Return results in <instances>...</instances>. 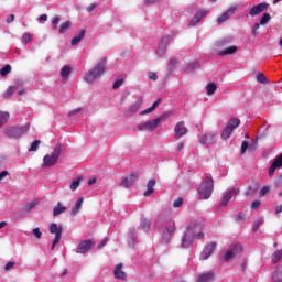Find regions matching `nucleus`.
<instances>
[{"instance_id":"nucleus-36","label":"nucleus","mask_w":282,"mask_h":282,"mask_svg":"<svg viewBox=\"0 0 282 282\" xmlns=\"http://www.w3.org/2000/svg\"><path fill=\"white\" fill-rule=\"evenodd\" d=\"M69 28H72V21H66V22L62 23L59 26V34H65V32H67V30H69Z\"/></svg>"},{"instance_id":"nucleus-27","label":"nucleus","mask_w":282,"mask_h":282,"mask_svg":"<svg viewBox=\"0 0 282 282\" xmlns=\"http://www.w3.org/2000/svg\"><path fill=\"white\" fill-rule=\"evenodd\" d=\"M195 69H199V64L197 62H192L185 66L184 72L191 74V72H195Z\"/></svg>"},{"instance_id":"nucleus-14","label":"nucleus","mask_w":282,"mask_h":282,"mask_svg":"<svg viewBox=\"0 0 282 282\" xmlns=\"http://www.w3.org/2000/svg\"><path fill=\"white\" fill-rule=\"evenodd\" d=\"M281 166H282V152L279 156L274 159L273 163L269 167V172H268L269 177H272L276 169H281Z\"/></svg>"},{"instance_id":"nucleus-44","label":"nucleus","mask_w":282,"mask_h":282,"mask_svg":"<svg viewBox=\"0 0 282 282\" xmlns=\"http://www.w3.org/2000/svg\"><path fill=\"white\" fill-rule=\"evenodd\" d=\"M14 91H17V88L14 86H9L7 91L3 93L2 98H10Z\"/></svg>"},{"instance_id":"nucleus-43","label":"nucleus","mask_w":282,"mask_h":282,"mask_svg":"<svg viewBox=\"0 0 282 282\" xmlns=\"http://www.w3.org/2000/svg\"><path fill=\"white\" fill-rule=\"evenodd\" d=\"M270 19H272V17H270V13H263L260 19V25H268V23H270Z\"/></svg>"},{"instance_id":"nucleus-45","label":"nucleus","mask_w":282,"mask_h":282,"mask_svg":"<svg viewBox=\"0 0 282 282\" xmlns=\"http://www.w3.org/2000/svg\"><path fill=\"white\" fill-rule=\"evenodd\" d=\"M12 72V66L7 64L4 67L0 69V76H8Z\"/></svg>"},{"instance_id":"nucleus-17","label":"nucleus","mask_w":282,"mask_h":282,"mask_svg":"<svg viewBox=\"0 0 282 282\" xmlns=\"http://www.w3.org/2000/svg\"><path fill=\"white\" fill-rule=\"evenodd\" d=\"M237 12V7H231L227 11L223 12V14L218 18L217 22L221 25L224 22L228 21L229 17H232Z\"/></svg>"},{"instance_id":"nucleus-2","label":"nucleus","mask_w":282,"mask_h":282,"mask_svg":"<svg viewBox=\"0 0 282 282\" xmlns=\"http://www.w3.org/2000/svg\"><path fill=\"white\" fill-rule=\"evenodd\" d=\"M213 191H215V181H213V177L206 176L198 187L200 199H210Z\"/></svg>"},{"instance_id":"nucleus-16","label":"nucleus","mask_w":282,"mask_h":282,"mask_svg":"<svg viewBox=\"0 0 282 282\" xmlns=\"http://www.w3.org/2000/svg\"><path fill=\"white\" fill-rule=\"evenodd\" d=\"M135 182H138V174L132 173L128 177L122 180L121 186H123V188H131V186L135 184Z\"/></svg>"},{"instance_id":"nucleus-55","label":"nucleus","mask_w":282,"mask_h":282,"mask_svg":"<svg viewBox=\"0 0 282 282\" xmlns=\"http://www.w3.org/2000/svg\"><path fill=\"white\" fill-rule=\"evenodd\" d=\"M259 28H261L260 23H256L252 29V35L257 36L259 34Z\"/></svg>"},{"instance_id":"nucleus-48","label":"nucleus","mask_w":282,"mask_h":282,"mask_svg":"<svg viewBox=\"0 0 282 282\" xmlns=\"http://www.w3.org/2000/svg\"><path fill=\"white\" fill-rule=\"evenodd\" d=\"M140 102H135L133 104L129 110H128V113H137V111L140 109Z\"/></svg>"},{"instance_id":"nucleus-52","label":"nucleus","mask_w":282,"mask_h":282,"mask_svg":"<svg viewBox=\"0 0 282 282\" xmlns=\"http://www.w3.org/2000/svg\"><path fill=\"white\" fill-rule=\"evenodd\" d=\"M32 235H34V237H36V239H41V237H43V232H41V229L39 227H36L32 230Z\"/></svg>"},{"instance_id":"nucleus-3","label":"nucleus","mask_w":282,"mask_h":282,"mask_svg":"<svg viewBox=\"0 0 282 282\" xmlns=\"http://www.w3.org/2000/svg\"><path fill=\"white\" fill-rule=\"evenodd\" d=\"M106 65H107V58H104L97 64V66H95L85 75L84 80H86V83H94L96 78H100V76L105 74Z\"/></svg>"},{"instance_id":"nucleus-34","label":"nucleus","mask_w":282,"mask_h":282,"mask_svg":"<svg viewBox=\"0 0 282 282\" xmlns=\"http://www.w3.org/2000/svg\"><path fill=\"white\" fill-rule=\"evenodd\" d=\"M72 74V67L69 65H64L61 69V76L62 78H67Z\"/></svg>"},{"instance_id":"nucleus-21","label":"nucleus","mask_w":282,"mask_h":282,"mask_svg":"<svg viewBox=\"0 0 282 282\" xmlns=\"http://www.w3.org/2000/svg\"><path fill=\"white\" fill-rule=\"evenodd\" d=\"M213 281H215L214 272L203 273L196 280V282H213Z\"/></svg>"},{"instance_id":"nucleus-28","label":"nucleus","mask_w":282,"mask_h":282,"mask_svg":"<svg viewBox=\"0 0 282 282\" xmlns=\"http://www.w3.org/2000/svg\"><path fill=\"white\" fill-rule=\"evenodd\" d=\"M273 282H282V268H276L272 274Z\"/></svg>"},{"instance_id":"nucleus-49","label":"nucleus","mask_w":282,"mask_h":282,"mask_svg":"<svg viewBox=\"0 0 282 282\" xmlns=\"http://www.w3.org/2000/svg\"><path fill=\"white\" fill-rule=\"evenodd\" d=\"M32 41V36L30 35V33H24L22 36V43H24V45H28V43H30Z\"/></svg>"},{"instance_id":"nucleus-61","label":"nucleus","mask_w":282,"mask_h":282,"mask_svg":"<svg viewBox=\"0 0 282 282\" xmlns=\"http://www.w3.org/2000/svg\"><path fill=\"white\" fill-rule=\"evenodd\" d=\"M15 263L13 261H10L6 264L4 270L8 272L9 270H12L14 268Z\"/></svg>"},{"instance_id":"nucleus-9","label":"nucleus","mask_w":282,"mask_h":282,"mask_svg":"<svg viewBox=\"0 0 282 282\" xmlns=\"http://www.w3.org/2000/svg\"><path fill=\"white\" fill-rule=\"evenodd\" d=\"M96 243L91 240H82L76 249L77 254H85V252H89L91 248H94Z\"/></svg>"},{"instance_id":"nucleus-13","label":"nucleus","mask_w":282,"mask_h":282,"mask_svg":"<svg viewBox=\"0 0 282 282\" xmlns=\"http://www.w3.org/2000/svg\"><path fill=\"white\" fill-rule=\"evenodd\" d=\"M174 132H175V138L177 140H180V138H183V135H186V133H188V129L184 127V121H180L178 123H176L174 128Z\"/></svg>"},{"instance_id":"nucleus-5","label":"nucleus","mask_w":282,"mask_h":282,"mask_svg":"<svg viewBox=\"0 0 282 282\" xmlns=\"http://www.w3.org/2000/svg\"><path fill=\"white\" fill-rule=\"evenodd\" d=\"M164 118H166V115H162L161 117L153 119L151 121H147L144 123H140L137 126L138 131H150V133H153V131H155L160 124V122H162V120H164Z\"/></svg>"},{"instance_id":"nucleus-24","label":"nucleus","mask_w":282,"mask_h":282,"mask_svg":"<svg viewBox=\"0 0 282 282\" xmlns=\"http://www.w3.org/2000/svg\"><path fill=\"white\" fill-rule=\"evenodd\" d=\"M155 184H156V182H155V178H152V180H150L149 182H148V189L144 192V197H150V195H153V193H154V188H155Z\"/></svg>"},{"instance_id":"nucleus-47","label":"nucleus","mask_w":282,"mask_h":282,"mask_svg":"<svg viewBox=\"0 0 282 282\" xmlns=\"http://www.w3.org/2000/svg\"><path fill=\"white\" fill-rule=\"evenodd\" d=\"M41 144V140H35L32 142L29 151L30 152H34V151H39V145Z\"/></svg>"},{"instance_id":"nucleus-59","label":"nucleus","mask_w":282,"mask_h":282,"mask_svg":"<svg viewBox=\"0 0 282 282\" xmlns=\"http://www.w3.org/2000/svg\"><path fill=\"white\" fill-rule=\"evenodd\" d=\"M95 8H98V4L96 3V2H93L91 4H89L88 7H87V12L88 13H90V12H94V9Z\"/></svg>"},{"instance_id":"nucleus-1","label":"nucleus","mask_w":282,"mask_h":282,"mask_svg":"<svg viewBox=\"0 0 282 282\" xmlns=\"http://www.w3.org/2000/svg\"><path fill=\"white\" fill-rule=\"evenodd\" d=\"M199 230H204V224L202 221L189 223L187 230L182 239L183 248H188V246L193 243V239H195V232H199Z\"/></svg>"},{"instance_id":"nucleus-50","label":"nucleus","mask_w":282,"mask_h":282,"mask_svg":"<svg viewBox=\"0 0 282 282\" xmlns=\"http://www.w3.org/2000/svg\"><path fill=\"white\" fill-rule=\"evenodd\" d=\"M124 83V79L120 78L117 79L113 85H112V89H120V87H122V84Z\"/></svg>"},{"instance_id":"nucleus-64","label":"nucleus","mask_w":282,"mask_h":282,"mask_svg":"<svg viewBox=\"0 0 282 282\" xmlns=\"http://www.w3.org/2000/svg\"><path fill=\"white\" fill-rule=\"evenodd\" d=\"M149 78H150V80H155L158 78V74L156 73H149Z\"/></svg>"},{"instance_id":"nucleus-39","label":"nucleus","mask_w":282,"mask_h":282,"mask_svg":"<svg viewBox=\"0 0 282 282\" xmlns=\"http://www.w3.org/2000/svg\"><path fill=\"white\" fill-rule=\"evenodd\" d=\"M261 224H263V218L259 217L253 221L252 225V232H257L259 228L261 227Z\"/></svg>"},{"instance_id":"nucleus-18","label":"nucleus","mask_w":282,"mask_h":282,"mask_svg":"<svg viewBox=\"0 0 282 282\" xmlns=\"http://www.w3.org/2000/svg\"><path fill=\"white\" fill-rule=\"evenodd\" d=\"M171 43V36H163L160 43L159 48L156 50V54L162 56V54H165L166 46Z\"/></svg>"},{"instance_id":"nucleus-37","label":"nucleus","mask_w":282,"mask_h":282,"mask_svg":"<svg viewBox=\"0 0 282 282\" xmlns=\"http://www.w3.org/2000/svg\"><path fill=\"white\" fill-rule=\"evenodd\" d=\"M257 80H258V83H261L262 85H269L270 84V80H268V77H265V74H263V73H259L257 75Z\"/></svg>"},{"instance_id":"nucleus-10","label":"nucleus","mask_w":282,"mask_h":282,"mask_svg":"<svg viewBox=\"0 0 282 282\" xmlns=\"http://www.w3.org/2000/svg\"><path fill=\"white\" fill-rule=\"evenodd\" d=\"M175 221H171L166 227L165 230L163 231V241L165 243H169L171 241L172 235L175 232Z\"/></svg>"},{"instance_id":"nucleus-7","label":"nucleus","mask_w":282,"mask_h":282,"mask_svg":"<svg viewBox=\"0 0 282 282\" xmlns=\"http://www.w3.org/2000/svg\"><path fill=\"white\" fill-rule=\"evenodd\" d=\"M50 232L51 235H55V238L53 240L52 250L57 246V243H61V238L63 237V226L56 225V223H52L50 225Z\"/></svg>"},{"instance_id":"nucleus-62","label":"nucleus","mask_w":282,"mask_h":282,"mask_svg":"<svg viewBox=\"0 0 282 282\" xmlns=\"http://www.w3.org/2000/svg\"><path fill=\"white\" fill-rule=\"evenodd\" d=\"M176 65H177V59L175 58L170 59L169 62L170 69H173V67H175Z\"/></svg>"},{"instance_id":"nucleus-23","label":"nucleus","mask_w":282,"mask_h":282,"mask_svg":"<svg viewBox=\"0 0 282 282\" xmlns=\"http://www.w3.org/2000/svg\"><path fill=\"white\" fill-rule=\"evenodd\" d=\"M67 207L63 205V203L58 202L57 205L53 208V217H58V215H63L66 213Z\"/></svg>"},{"instance_id":"nucleus-35","label":"nucleus","mask_w":282,"mask_h":282,"mask_svg":"<svg viewBox=\"0 0 282 282\" xmlns=\"http://www.w3.org/2000/svg\"><path fill=\"white\" fill-rule=\"evenodd\" d=\"M10 120V113L0 111V127H3Z\"/></svg>"},{"instance_id":"nucleus-15","label":"nucleus","mask_w":282,"mask_h":282,"mask_svg":"<svg viewBox=\"0 0 282 282\" xmlns=\"http://www.w3.org/2000/svg\"><path fill=\"white\" fill-rule=\"evenodd\" d=\"M207 15H208V11H204V10L195 13V15L192 18V20L188 23V28H195V25H197V23H199V21H202V19H204Z\"/></svg>"},{"instance_id":"nucleus-57","label":"nucleus","mask_w":282,"mask_h":282,"mask_svg":"<svg viewBox=\"0 0 282 282\" xmlns=\"http://www.w3.org/2000/svg\"><path fill=\"white\" fill-rule=\"evenodd\" d=\"M248 151V141H243L241 144V154H246V152Z\"/></svg>"},{"instance_id":"nucleus-12","label":"nucleus","mask_w":282,"mask_h":282,"mask_svg":"<svg viewBox=\"0 0 282 282\" xmlns=\"http://www.w3.org/2000/svg\"><path fill=\"white\" fill-rule=\"evenodd\" d=\"M265 10H268V3L262 2L257 6H253L250 9L249 14L250 17H258V14H261V12H265Z\"/></svg>"},{"instance_id":"nucleus-30","label":"nucleus","mask_w":282,"mask_h":282,"mask_svg":"<svg viewBox=\"0 0 282 282\" xmlns=\"http://www.w3.org/2000/svg\"><path fill=\"white\" fill-rule=\"evenodd\" d=\"M83 202H84L83 197L77 199V202L75 203V206L72 209V215L78 214V210H80V208H83Z\"/></svg>"},{"instance_id":"nucleus-46","label":"nucleus","mask_w":282,"mask_h":282,"mask_svg":"<svg viewBox=\"0 0 282 282\" xmlns=\"http://www.w3.org/2000/svg\"><path fill=\"white\" fill-rule=\"evenodd\" d=\"M36 204H39V200H32L28 204L24 205V210L26 213H30V210H32V208H34L36 206Z\"/></svg>"},{"instance_id":"nucleus-26","label":"nucleus","mask_w":282,"mask_h":282,"mask_svg":"<svg viewBox=\"0 0 282 282\" xmlns=\"http://www.w3.org/2000/svg\"><path fill=\"white\" fill-rule=\"evenodd\" d=\"M162 102V98H158L150 108H147L145 110L141 111V116H147V113H151V111H155L158 109V105Z\"/></svg>"},{"instance_id":"nucleus-19","label":"nucleus","mask_w":282,"mask_h":282,"mask_svg":"<svg viewBox=\"0 0 282 282\" xmlns=\"http://www.w3.org/2000/svg\"><path fill=\"white\" fill-rule=\"evenodd\" d=\"M239 194V191L237 189H230L224 197L221 202V206H228V202L232 199V197H237Z\"/></svg>"},{"instance_id":"nucleus-20","label":"nucleus","mask_w":282,"mask_h":282,"mask_svg":"<svg viewBox=\"0 0 282 282\" xmlns=\"http://www.w3.org/2000/svg\"><path fill=\"white\" fill-rule=\"evenodd\" d=\"M113 274L115 279H121V281H124L127 279V273L122 271V263L116 265Z\"/></svg>"},{"instance_id":"nucleus-56","label":"nucleus","mask_w":282,"mask_h":282,"mask_svg":"<svg viewBox=\"0 0 282 282\" xmlns=\"http://www.w3.org/2000/svg\"><path fill=\"white\" fill-rule=\"evenodd\" d=\"M259 206H261V200H253L251 203V210H257V208H259Z\"/></svg>"},{"instance_id":"nucleus-42","label":"nucleus","mask_w":282,"mask_h":282,"mask_svg":"<svg viewBox=\"0 0 282 282\" xmlns=\"http://www.w3.org/2000/svg\"><path fill=\"white\" fill-rule=\"evenodd\" d=\"M217 91V85L215 83H209L207 85V94L208 96H213Z\"/></svg>"},{"instance_id":"nucleus-8","label":"nucleus","mask_w":282,"mask_h":282,"mask_svg":"<svg viewBox=\"0 0 282 282\" xmlns=\"http://www.w3.org/2000/svg\"><path fill=\"white\" fill-rule=\"evenodd\" d=\"M243 252V247L241 243H234L230 246V249L226 251L224 256L225 261H230V259H235V257H239Z\"/></svg>"},{"instance_id":"nucleus-31","label":"nucleus","mask_w":282,"mask_h":282,"mask_svg":"<svg viewBox=\"0 0 282 282\" xmlns=\"http://www.w3.org/2000/svg\"><path fill=\"white\" fill-rule=\"evenodd\" d=\"M281 258H282V250H276L271 256V262L279 263L281 261Z\"/></svg>"},{"instance_id":"nucleus-33","label":"nucleus","mask_w":282,"mask_h":282,"mask_svg":"<svg viewBox=\"0 0 282 282\" xmlns=\"http://www.w3.org/2000/svg\"><path fill=\"white\" fill-rule=\"evenodd\" d=\"M232 131L234 130L230 127L226 126V128L221 132L223 140H228V138L232 135Z\"/></svg>"},{"instance_id":"nucleus-53","label":"nucleus","mask_w":282,"mask_h":282,"mask_svg":"<svg viewBox=\"0 0 282 282\" xmlns=\"http://www.w3.org/2000/svg\"><path fill=\"white\" fill-rule=\"evenodd\" d=\"M58 23H61V18L58 15L54 17L52 20L53 30H56L58 28Z\"/></svg>"},{"instance_id":"nucleus-6","label":"nucleus","mask_w":282,"mask_h":282,"mask_svg":"<svg viewBox=\"0 0 282 282\" xmlns=\"http://www.w3.org/2000/svg\"><path fill=\"white\" fill-rule=\"evenodd\" d=\"M28 131H30V123L21 127H11L6 131V135H8V138H21V135H25Z\"/></svg>"},{"instance_id":"nucleus-11","label":"nucleus","mask_w":282,"mask_h":282,"mask_svg":"<svg viewBox=\"0 0 282 282\" xmlns=\"http://www.w3.org/2000/svg\"><path fill=\"white\" fill-rule=\"evenodd\" d=\"M215 248H217V242H212V243L205 246L204 250L200 253L202 261H205L206 259H208L210 257V254H213V252H215Z\"/></svg>"},{"instance_id":"nucleus-38","label":"nucleus","mask_w":282,"mask_h":282,"mask_svg":"<svg viewBox=\"0 0 282 282\" xmlns=\"http://www.w3.org/2000/svg\"><path fill=\"white\" fill-rule=\"evenodd\" d=\"M235 52H237V46H229L220 53V56H228V54H235Z\"/></svg>"},{"instance_id":"nucleus-40","label":"nucleus","mask_w":282,"mask_h":282,"mask_svg":"<svg viewBox=\"0 0 282 282\" xmlns=\"http://www.w3.org/2000/svg\"><path fill=\"white\" fill-rule=\"evenodd\" d=\"M258 191H259V184H254L248 188V191L246 192V195L247 197H250L254 195V193H257Z\"/></svg>"},{"instance_id":"nucleus-51","label":"nucleus","mask_w":282,"mask_h":282,"mask_svg":"<svg viewBox=\"0 0 282 282\" xmlns=\"http://www.w3.org/2000/svg\"><path fill=\"white\" fill-rule=\"evenodd\" d=\"M182 204H184V199L182 197H178L176 200L173 203L174 208H182Z\"/></svg>"},{"instance_id":"nucleus-60","label":"nucleus","mask_w":282,"mask_h":282,"mask_svg":"<svg viewBox=\"0 0 282 282\" xmlns=\"http://www.w3.org/2000/svg\"><path fill=\"white\" fill-rule=\"evenodd\" d=\"M8 175H10V172H8L6 170L0 172V182H3V180H6V177H8Z\"/></svg>"},{"instance_id":"nucleus-4","label":"nucleus","mask_w":282,"mask_h":282,"mask_svg":"<svg viewBox=\"0 0 282 282\" xmlns=\"http://www.w3.org/2000/svg\"><path fill=\"white\" fill-rule=\"evenodd\" d=\"M63 152V145L57 143L52 152V154H46L43 158V167L47 169L50 166H54L56 162H58V158H61V153Z\"/></svg>"},{"instance_id":"nucleus-29","label":"nucleus","mask_w":282,"mask_h":282,"mask_svg":"<svg viewBox=\"0 0 282 282\" xmlns=\"http://www.w3.org/2000/svg\"><path fill=\"white\" fill-rule=\"evenodd\" d=\"M150 226H151V221L147 219V217H141L139 229L149 230Z\"/></svg>"},{"instance_id":"nucleus-32","label":"nucleus","mask_w":282,"mask_h":282,"mask_svg":"<svg viewBox=\"0 0 282 282\" xmlns=\"http://www.w3.org/2000/svg\"><path fill=\"white\" fill-rule=\"evenodd\" d=\"M240 124H241V120L234 118L229 120L227 127H230V129L235 131V129H237V127H239Z\"/></svg>"},{"instance_id":"nucleus-41","label":"nucleus","mask_w":282,"mask_h":282,"mask_svg":"<svg viewBox=\"0 0 282 282\" xmlns=\"http://www.w3.org/2000/svg\"><path fill=\"white\" fill-rule=\"evenodd\" d=\"M83 180V176H78L75 181L70 183V191H76L78 186H80V181Z\"/></svg>"},{"instance_id":"nucleus-58","label":"nucleus","mask_w":282,"mask_h":282,"mask_svg":"<svg viewBox=\"0 0 282 282\" xmlns=\"http://www.w3.org/2000/svg\"><path fill=\"white\" fill-rule=\"evenodd\" d=\"M83 111V108H77L68 112V118H72V116H76V113H80Z\"/></svg>"},{"instance_id":"nucleus-63","label":"nucleus","mask_w":282,"mask_h":282,"mask_svg":"<svg viewBox=\"0 0 282 282\" xmlns=\"http://www.w3.org/2000/svg\"><path fill=\"white\" fill-rule=\"evenodd\" d=\"M196 236V239H204V234L202 232V229L197 232H194V237Z\"/></svg>"},{"instance_id":"nucleus-22","label":"nucleus","mask_w":282,"mask_h":282,"mask_svg":"<svg viewBox=\"0 0 282 282\" xmlns=\"http://www.w3.org/2000/svg\"><path fill=\"white\" fill-rule=\"evenodd\" d=\"M215 138H216V134L213 132L204 134L200 138V144H213V142H215Z\"/></svg>"},{"instance_id":"nucleus-25","label":"nucleus","mask_w":282,"mask_h":282,"mask_svg":"<svg viewBox=\"0 0 282 282\" xmlns=\"http://www.w3.org/2000/svg\"><path fill=\"white\" fill-rule=\"evenodd\" d=\"M86 33H87V31L82 30L78 35H76L75 37L72 39L70 45H74V46L79 45V43L83 42V39H85Z\"/></svg>"},{"instance_id":"nucleus-54","label":"nucleus","mask_w":282,"mask_h":282,"mask_svg":"<svg viewBox=\"0 0 282 282\" xmlns=\"http://www.w3.org/2000/svg\"><path fill=\"white\" fill-rule=\"evenodd\" d=\"M269 192H270V187L263 186V187L260 189V197H265V195H268Z\"/></svg>"}]
</instances>
